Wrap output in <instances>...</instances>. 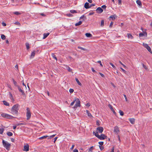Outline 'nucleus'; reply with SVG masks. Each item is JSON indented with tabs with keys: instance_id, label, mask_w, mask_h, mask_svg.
<instances>
[{
	"instance_id": "1",
	"label": "nucleus",
	"mask_w": 152,
	"mask_h": 152,
	"mask_svg": "<svg viewBox=\"0 0 152 152\" xmlns=\"http://www.w3.org/2000/svg\"><path fill=\"white\" fill-rule=\"evenodd\" d=\"M19 105L18 104L13 106L11 110L12 113L13 115L17 114L18 113V111L19 110Z\"/></svg>"
},
{
	"instance_id": "2",
	"label": "nucleus",
	"mask_w": 152,
	"mask_h": 152,
	"mask_svg": "<svg viewBox=\"0 0 152 152\" xmlns=\"http://www.w3.org/2000/svg\"><path fill=\"white\" fill-rule=\"evenodd\" d=\"M93 133L96 137L100 140H104L105 139H106L107 137L106 136L103 134H101L100 135H99L98 132H94Z\"/></svg>"
},
{
	"instance_id": "3",
	"label": "nucleus",
	"mask_w": 152,
	"mask_h": 152,
	"mask_svg": "<svg viewBox=\"0 0 152 152\" xmlns=\"http://www.w3.org/2000/svg\"><path fill=\"white\" fill-rule=\"evenodd\" d=\"M2 143L3 146L7 150H10L11 144L7 141H5L4 140H2Z\"/></svg>"
},
{
	"instance_id": "4",
	"label": "nucleus",
	"mask_w": 152,
	"mask_h": 152,
	"mask_svg": "<svg viewBox=\"0 0 152 152\" xmlns=\"http://www.w3.org/2000/svg\"><path fill=\"white\" fill-rule=\"evenodd\" d=\"M75 101L76 102V103L75 105L73 107L74 108H76L77 107L80 106V102L79 99L78 98H75Z\"/></svg>"
},
{
	"instance_id": "5",
	"label": "nucleus",
	"mask_w": 152,
	"mask_h": 152,
	"mask_svg": "<svg viewBox=\"0 0 152 152\" xmlns=\"http://www.w3.org/2000/svg\"><path fill=\"white\" fill-rule=\"evenodd\" d=\"M26 117L27 119L28 120H29L31 118V113L30 112V111L29 110V109L28 108H27L26 109Z\"/></svg>"
},
{
	"instance_id": "6",
	"label": "nucleus",
	"mask_w": 152,
	"mask_h": 152,
	"mask_svg": "<svg viewBox=\"0 0 152 152\" xmlns=\"http://www.w3.org/2000/svg\"><path fill=\"white\" fill-rule=\"evenodd\" d=\"M1 115L3 117L9 119L12 118L13 117L12 116L5 113L1 114Z\"/></svg>"
},
{
	"instance_id": "7",
	"label": "nucleus",
	"mask_w": 152,
	"mask_h": 152,
	"mask_svg": "<svg viewBox=\"0 0 152 152\" xmlns=\"http://www.w3.org/2000/svg\"><path fill=\"white\" fill-rule=\"evenodd\" d=\"M143 46L145 48H146L148 50V51L151 53H152L150 47L148 45L146 44L143 43Z\"/></svg>"
},
{
	"instance_id": "8",
	"label": "nucleus",
	"mask_w": 152,
	"mask_h": 152,
	"mask_svg": "<svg viewBox=\"0 0 152 152\" xmlns=\"http://www.w3.org/2000/svg\"><path fill=\"white\" fill-rule=\"evenodd\" d=\"M147 36V34L146 31L143 32L142 33H140L139 34V37H140L144 36L146 37Z\"/></svg>"
},
{
	"instance_id": "9",
	"label": "nucleus",
	"mask_w": 152,
	"mask_h": 152,
	"mask_svg": "<svg viewBox=\"0 0 152 152\" xmlns=\"http://www.w3.org/2000/svg\"><path fill=\"white\" fill-rule=\"evenodd\" d=\"M114 131L117 134H118L120 132L119 129L117 126H116L114 127Z\"/></svg>"
},
{
	"instance_id": "10",
	"label": "nucleus",
	"mask_w": 152,
	"mask_h": 152,
	"mask_svg": "<svg viewBox=\"0 0 152 152\" xmlns=\"http://www.w3.org/2000/svg\"><path fill=\"white\" fill-rule=\"evenodd\" d=\"M96 11L97 13L100 14L103 12V10L101 8L99 7L96 9Z\"/></svg>"
},
{
	"instance_id": "11",
	"label": "nucleus",
	"mask_w": 152,
	"mask_h": 152,
	"mask_svg": "<svg viewBox=\"0 0 152 152\" xmlns=\"http://www.w3.org/2000/svg\"><path fill=\"white\" fill-rule=\"evenodd\" d=\"M103 128L101 126L97 127L96 129V130L100 133H102L103 131Z\"/></svg>"
},
{
	"instance_id": "12",
	"label": "nucleus",
	"mask_w": 152,
	"mask_h": 152,
	"mask_svg": "<svg viewBox=\"0 0 152 152\" xmlns=\"http://www.w3.org/2000/svg\"><path fill=\"white\" fill-rule=\"evenodd\" d=\"M29 149V145L28 144L25 145L24 146L23 150L25 151H28Z\"/></svg>"
},
{
	"instance_id": "13",
	"label": "nucleus",
	"mask_w": 152,
	"mask_h": 152,
	"mask_svg": "<svg viewBox=\"0 0 152 152\" xmlns=\"http://www.w3.org/2000/svg\"><path fill=\"white\" fill-rule=\"evenodd\" d=\"M129 121L132 124H134L135 119L134 118H129Z\"/></svg>"
},
{
	"instance_id": "14",
	"label": "nucleus",
	"mask_w": 152,
	"mask_h": 152,
	"mask_svg": "<svg viewBox=\"0 0 152 152\" xmlns=\"http://www.w3.org/2000/svg\"><path fill=\"white\" fill-rule=\"evenodd\" d=\"M108 107L110 109L111 111H112V112H113V113L115 114L116 113L114 111L113 106L109 104L108 105Z\"/></svg>"
},
{
	"instance_id": "15",
	"label": "nucleus",
	"mask_w": 152,
	"mask_h": 152,
	"mask_svg": "<svg viewBox=\"0 0 152 152\" xmlns=\"http://www.w3.org/2000/svg\"><path fill=\"white\" fill-rule=\"evenodd\" d=\"M86 113L87 114L88 116L90 118H91L93 117V116L90 113L89 111L87 110H86Z\"/></svg>"
},
{
	"instance_id": "16",
	"label": "nucleus",
	"mask_w": 152,
	"mask_h": 152,
	"mask_svg": "<svg viewBox=\"0 0 152 152\" xmlns=\"http://www.w3.org/2000/svg\"><path fill=\"white\" fill-rule=\"evenodd\" d=\"M19 90V91L22 94H24V92L21 88L19 86H17Z\"/></svg>"
},
{
	"instance_id": "17",
	"label": "nucleus",
	"mask_w": 152,
	"mask_h": 152,
	"mask_svg": "<svg viewBox=\"0 0 152 152\" xmlns=\"http://www.w3.org/2000/svg\"><path fill=\"white\" fill-rule=\"evenodd\" d=\"M50 34L49 33H45L43 34V39H45Z\"/></svg>"
},
{
	"instance_id": "18",
	"label": "nucleus",
	"mask_w": 152,
	"mask_h": 152,
	"mask_svg": "<svg viewBox=\"0 0 152 152\" xmlns=\"http://www.w3.org/2000/svg\"><path fill=\"white\" fill-rule=\"evenodd\" d=\"M89 5V3L88 2H86L84 5V7L85 8L87 9L90 8Z\"/></svg>"
},
{
	"instance_id": "19",
	"label": "nucleus",
	"mask_w": 152,
	"mask_h": 152,
	"mask_svg": "<svg viewBox=\"0 0 152 152\" xmlns=\"http://www.w3.org/2000/svg\"><path fill=\"white\" fill-rule=\"evenodd\" d=\"M35 54V51H34L31 54V55L30 56V58H32L34 57Z\"/></svg>"
},
{
	"instance_id": "20",
	"label": "nucleus",
	"mask_w": 152,
	"mask_h": 152,
	"mask_svg": "<svg viewBox=\"0 0 152 152\" xmlns=\"http://www.w3.org/2000/svg\"><path fill=\"white\" fill-rule=\"evenodd\" d=\"M136 3L137 4L141 7L142 6V4L141 2V1L139 0H137L136 1Z\"/></svg>"
},
{
	"instance_id": "21",
	"label": "nucleus",
	"mask_w": 152,
	"mask_h": 152,
	"mask_svg": "<svg viewBox=\"0 0 152 152\" xmlns=\"http://www.w3.org/2000/svg\"><path fill=\"white\" fill-rule=\"evenodd\" d=\"M127 37L128 38H131V39H132L133 38V36L131 34L129 33L127 34Z\"/></svg>"
},
{
	"instance_id": "22",
	"label": "nucleus",
	"mask_w": 152,
	"mask_h": 152,
	"mask_svg": "<svg viewBox=\"0 0 152 152\" xmlns=\"http://www.w3.org/2000/svg\"><path fill=\"white\" fill-rule=\"evenodd\" d=\"M85 35L88 37H92V34L89 33H86V34Z\"/></svg>"
},
{
	"instance_id": "23",
	"label": "nucleus",
	"mask_w": 152,
	"mask_h": 152,
	"mask_svg": "<svg viewBox=\"0 0 152 152\" xmlns=\"http://www.w3.org/2000/svg\"><path fill=\"white\" fill-rule=\"evenodd\" d=\"M117 17V16L116 15H112L110 17V18L112 19V20H114Z\"/></svg>"
},
{
	"instance_id": "24",
	"label": "nucleus",
	"mask_w": 152,
	"mask_h": 152,
	"mask_svg": "<svg viewBox=\"0 0 152 152\" xmlns=\"http://www.w3.org/2000/svg\"><path fill=\"white\" fill-rule=\"evenodd\" d=\"M3 104L6 106H9L10 105L9 103L5 101H3Z\"/></svg>"
},
{
	"instance_id": "25",
	"label": "nucleus",
	"mask_w": 152,
	"mask_h": 152,
	"mask_svg": "<svg viewBox=\"0 0 152 152\" xmlns=\"http://www.w3.org/2000/svg\"><path fill=\"white\" fill-rule=\"evenodd\" d=\"M75 80L77 82V84H78V85L80 86H82V84L81 83H80V82L79 81V80H78V79L77 78H75Z\"/></svg>"
},
{
	"instance_id": "26",
	"label": "nucleus",
	"mask_w": 152,
	"mask_h": 152,
	"mask_svg": "<svg viewBox=\"0 0 152 152\" xmlns=\"http://www.w3.org/2000/svg\"><path fill=\"white\" fill-rule=\"evenodd\" d=\"M48 137V135L44 136L42 137H41L39 138V140H41L42 139H45Z\"/></svg>"
},
{
	"instance_id": "27",
	"label": "nucleus",
	"mask_w": 152,
	"mask_h": 152,
	"mask_svg": "<svg viewBox=\"0 0 152 152\" xmlns=\"http://www.w3.org/2000/svg\"><path fill=\"white\" fill-rule=\"evenodd\" d=\"M82 23V22L81 21H79L78 23L75 24V26H77L80 25Z\"/></svg>"
},
{
	"instance_id": "28",
	"label": "nucleus",
	"mask_w": 152,
	"mask_h": 152,
	"mask_svg": "<svg viewBox=\"0 0 152 152\" xmlns=\"http://www.w3.org/2000/svg\"><path fill=\"white\" fill-rule=\"evenodd\" d=\"M51 56L52 57L55 59H56V61L57 60V58L56 56L55 55V54L53 53H52L51 54Z\"/></svg>"
},
{
	"instance_id": "29",
	"label": "nucleus",
	"mask_w": 152,
	"mask_h": 152,
	"mask_svg": "<svg viewBox=\"0 0 152 152\" xmlns=\"http://www.w3.org/2000/svg\"><path fill=\"white\" fill-rule=\"evenodd\" d=\"M13 14L16 15H19L21 14L18 11L14 12Z\"/></svg>"
},
{
	"instance_id": "30",
	"label": "nucleus",
	"mask_w": 152,
	"mask_h": 152,
	"mask_svg": "<svg viewBox=\"0 0 152 152\" xmlns=\"http://www.w3.org/2000/svg\"><path fill=\"white\" fill-rule=\"evenodd\" d=\"M7 135L9 136H11L13 135V134L11 132H8L7 133Z\"/></svg>"
},
{
	"instance_id": "31",
	"label": "nucleus",
	"mask_w": 152,
	"mask_h": 152,
	"mask_svg": "<svg viewBox=\"0 0 152 152\" xmlns=\"http://www.w3.org/2000/svg\"><path fill=\"white\" fill-rule=\"evenodd\" d=\"M104 20H102L101 21L100 26L102 27H103L104 26Z\"/></svg>"
},
{
	"instance_id": "32",
	"label": "nucleus",
	"mask_w": 152,
	"mask_h": 152,
	"mask_svg": "<svg viewBox=\"0 0 152 152\" xmlns=\"http://www.w3.org/2000/svg\"><path fill=\"white\" fill-rule=\"evenodd\" d=\"M1 38L2 39L4 40L5 39L6 37H5V36L4 34H2L1 35Z\"/></svg>"
},
{
	"instance_id": "33",
	"label": "nucleus",
	"mask_w": 152,
	"mask_h": 152,
	"mask_svg": "<svg viewBox=\"0 0 152 152\" xmlns=\"http://www.w3.org/2000/svg\"><path fill=\"white\" fill-rule=\"evenodd\" d=\"M12 80L15 86H17V83L16 82L13 78L12 79Z\"/></svg>"
},
{
	"instance_id": "34",
	"label": "nucleus",
	"mask_w": 152,
	"mask_h": 152,
	"mask_svg": "<svg viewBox=\"0 0 152 152\" xmlns=\"http://www.w3.org/2000/svg\"><path fill=\"white\" fill-rule=\"evenodd\" d=\"M4 129L3 128H0V134H2L3 132Z\"/></svg>"
},
{
	"instance_id": "35",
	"label": "nucleus",
	"mask_w": 152,
	"mask_h": 152,
	"mask_svg": "<svg viewBox=\"0 0 152 152\" xmlns=\"http://www.w3.org/2000/svg\"><path fill=\"white\" fill-rule=\"evenodd\" d=\"M119 113L121 115L123 116L124 115V113L121 110H119Z\"/></svg>"
},
{
	"instance_id": "36",
	"label": "nucleus",
	"mask_w": 152,
	"mask_h": 152,
	"mask_svg": "<svg viewBox=\"0 0 152 152\" xmlns=\"http://www.w3.org/2000/svg\"><path fill=\"white\" fill-rule=\"evenodd\" d=\"M70 12L72 13H76L77 12L75 10H70Z\"/></svg>"
},
{
	"instance_id": "37",
	"label": "nucleus",
	"mask_w": 152,
	"mask_h": 152,
	"mask_svg": "<svg viewBox=\"0 0 152 152\" xmlns=\"http://www.w3.org/2000/svg\"><path fill=\"white\" fill-rule=\"evenodd\" d=\"M14 24L18 25L19 26H20V23L18 21H16L15 22Z\"/></svg>"
},
{
	"instance_id": "38",
	"label": "nucleus",
	"mask_w": 152,
	"mask_h": 152,
	"mask_svg": "<svg viewBox=\"0 0 152 152\" xmlns=\"http://www.w3.org/2000/svg\"><path fill=\"white\" fill-rule=\"evenodd\" d=\"M78 48L83 50H86V49L83 48L80 46H78Z\"/></svg>"
},
{
	"instance_id": "39",
	"label": "nucleus",
	"mask_w": 152,
	"mask_h": 152,
	"mask_svg": "<svg viewBox=\"0 0 152 152\" xmlns=\"http://www.w3.org/2000/svg\"><path fill=\"white\" fill-rule=\"evenodd\" d=\"M94 148V147L93 146H91L90 148H89V152H92V150Z\"/></svg>"
},
{
	"instance_id": "40",
	"label": "nucleus",
	"mask_w": 152,
	"mask_h": 152,
	"mask_svg": "<svg viewBox=\"0 0 152 152\" xmlns=\"http://www.w3.org/2000/svg\"><path fill=\"white\" fill-rule=\"evenodd\" d=\"M67 70L68 71L70 72H72V70L71 69L69 66H68L67 67Z\"/></svg>"
},
{
	"instance_id": "41",
	"label": "nucleus",
	"mask_w": 152,
	"mask_h": 152,
	"mask_svg": "<svg viewBox=\"0 0 152 152\" xmlns=\"http://www.w3.org/2000/svg\"><path fill=\"white\" fill-rule=\"evenodd\" d=\"M119 62L120 64H121L122 65H123V66L125 68H126V66L125 65L123 64L121 61H119Z\"/></svg>"
},
{
	"instance_id": "42",
	"label": "nucleus",
	"mask_w": 152,
	"mask_h": 152,
	"mask_svg": "<svg viewBox=\"0 0 152 152\" xmlns=\"http://www.w3.org/2000/svg\"><path fill=\"white\" fill-rule=\"evenodd\" d=\"M106 6L105 5H103L101 7L104 9H105L106 8Z\"/></svg>"
},
{
	"instance_id": "43",
	"label": "nucleus",
	"mask_w": 152,
	"mask_h": 152,
	"mask_svg": "<svg viewBox=\"0 0 152 152\" xmlns=\"http://www.w3.org/2000/svg\"><path fill=\"white\" fill-rule=\"evenodd\" d=\"M67 15L69 17H72L73 16V15L71 14H67Z\"/></svg>"
},
{
	"instance_id": "44",
	"label": "nucleus",
	"mask_w": 152,
	"mask_h": 152,
	"mask_svg": "<svg viewBox=\"0 0 152 152\" xmlns=\"http://www.w3.org/2000/svg\"><path fill=\"white\" fill-rule=\"evenodd\" d=\"M99 143L100 145L102 146L103 145L104 142H99Z\"/></svg>"
},
{
	"instance_id": "45",
	"label": "nucleus",
	"mask_w": 152,
	"mask_h": 152,
	"mask_svg": "<svg viewBox=\"0 0 152 152\" xmlns=\"http://www.w3.org/2000/svg\"><path fill=\"white\" fill-rule=\"evenodd\" d=\"M90 104L88 102L86 104V106L88 107H89L90 106Z\"/></svg>"
},
{
	"instance_id": "46",
	"label": "nucleus",
	"mask_w": 152,
	"mask_h": 152,
	"mask_svg": "<svg viewBox=\"0 0 152 152\" xmlns=\"http://www.w3.org/2000/svg\"><path fill=\"white\" fill-rule=\"evenodd\" d=\"M120 69L122 70L125 73H126V72L124 69H123L122 67H120Z\"/></svg>"
},
{
	"instance_id": "47",
	"label": "nucleus",
	"mask_w": 152,
	"mask_h": 152,
	"mask_svg": "<svg viewBox=\"0 0 152 152\" xmlns=\"http://www.w3.org/2000/svg\"><path fill=\"white\" fill-rule=\"evenodd\" d=\"M74 91V90L72 89V88H70V89H69V92L70 93H72Z\"/></svg>"
},
{
	"instance_id": "48",
	"label": "nucleus",
	"mask_w": 152,
	"mask_h": 152,
	"mask_svg": "<svg viewBox=\"0 0 152 152\" xmlns=\"http://www.w3.org/2000/svg\"><path fill=\"white\" fill-rule=\"evenodd\" d=\"M99 147L101 151L102 150L104 149V147L103 146L99 145Z\"/></svg>"
},
{
	"instance_id": "49",
	"label": "nucleus",
	"mask_w": 152,
	"mask_h": 152,
	"mask_svg": "<svg viewBox=\"0 0 152 152\" xmlns=\"http://www.w3.org/2000/svg\"><path fill=\"white\" fill-rule=\"evenodd\" d=\"M26 47L27 49H28L29 48V45L28 43H26Z\"/></svg>"
},
{
	"instance_id": "50",
	"label": "nucleus",
	"mask_w": 152,
	"mask_h": 152,
	"mask_svg": "<svg viewBox=\"0 0 152 152\" xmlns=\"http://www.w3.org/2000/svg\"><path fill=\"white\" fill-rule=\"evenodd\" d=\"M118 0V4L119 5H121L122 4L121 0Z\"/></svg>"
},
{
	"instance_id": "51",
	"label": "nucleus",
	"mask_w": 152,
	"mask_h": 152,
	"mask_svg": "<svg viewBox=\"0 0 152 152\" xmlns=\"http://www.w3.org/2000/svg\"><path fill=\"white\" fill-rule=\"evenodd\" d=\"M97 63H99L100 64V65L101 66H103L102 65V64L101 61H97Z\"/></svg>"
},
{
	"instance_id": "52",
	"label": "nucleus",
	"mask_w": 152,
	"mask_h": 152,
	"mask_svg": "<svg viewBox=\"0 0 152 152\" xmlns=\"http://www.w3.org/2000/svg\"><path fill=\"white\" fill-rule=\"evenodd\" d=\"M113 22H111L110 23V26H109V27L110 28H111L112 26L113 25Z\"/></svg>"
},
{
	"instance_id": "53",
	"label": "nucleus",
	"mask_w": 152,
	"mask_h": 152,
	"mask_svg": "<svg viewBox=\"0 0 152 152\" xmlns=\"http://www.w3.org/2000/svg\"><path fill=\"white\" fill-rule=\"evenodd\" d=\"M99 73L102 77H104V75L103 74H102V73H101V72H99Z\"/></svg>"
},
{
	"instance_id": "54",
	"label": "nucleus",
	"mask_w": 152,
	"mask_h": 152,
	"mask_svg": "<svg viewBox=\"0 0 152 152\" xmlns=\"http://www.w3.org/2000/svg\"><path fill=\"white\" fill-rule=\"evenodd\" d=\"M110 65H111L113 68H115V66L112 63H110Z\"/></svg>"
},
{
	"instance_id": "55",
	"label": "nucleus",
	"mask_w": 152,
	"mask_h": 152,
	"mask_svg": "<svg viewBox=\"0 0 152 152\" xmlns=\"http://www.w3.org/2000/svg\"><path fill=\"white\" fill-rule=\"evenodd\" d=\"M124 96L125 98L126 101L127 102L128 101V100H127V98L126 96L124 94Z\"/></svg>"
},
{
	"instance_id": "56",
	"label": "nucleus",
	"mask_w": 152,
	"mask_h": 152,
	"mask_svg": "<svg viewBox=\"0 0 152 152\" xmlns=\"http://www.w3.org/2000/svg\"><path fill=\"white\" fill-rule=\"evenodd\" d=\"M114 152V147H112L111 151L110 152Z\"/></svg>"
},
{
	"instance_id": "57",
	"label": "nucleus",
	"mask_w": 152,
	"mask_h": 152,
	"mask_svg": "<svg viewBox=\"0 0 152 152\" xmlns=\"http://www.w3.org/2000/svg\"><path fill=\"white\" fill-rule=\"evenodd\" d=\"M75 100H74V101L71 103L70 105L71 106L73 105H74V104L75 103Z\"/></svg>"
},
{
	"instance_id": "58",
	"label": "nucleus",
	"mask_w": 152,
	"mask_h": 152,
	"mask_svg": "<svg viewBox=\"0 0 152 152\" xmlns=\"http://www.w3.org/2000/svg\"><path fill=\"white\" fill-rule=\"evenodd\" d=\"M56 135V134H53L50 136V138H53V137H54L55 135Z\"/></svg>"
},
{
	"instance_id": "59",
	"label": "nucleus",
	"mask_w": 152,
	"mask_h": 152,
	"mask_svg": "<svg viewBox=\"0 0 152 152\" xmlns=\"http://www.w3.org/2000/svg\"><path fill=\"white\" fill-rule=\"evenodd\" d=\"M91 70L93 72H95V73L96 72L95 70H94V69L93 68H91Z\"/></svg>"
},
{
	"instance_id": "60",
	"label": "nucleus",
	"mask_w": 152,
	"mask_h": 152,
	"mask_svg": "<svg viewBox=\"0 0 152 152\" xmlns=\"http://www.w3.org/2000/svg\"><path fill=\"white\" fill-rule=\"evenodd\" d=\"M15 67L17 71L18 70V65L17 64L15 66Z\"/></svg>"
},
{
	"instance_id": "61",
	"label": "nucleus",
	"mask_w": 152,
	"mask_h": 152,
	"mask_svg": "<svg viewBox=\"0 0 152 152\" xmlns=\"http://www.w3.org/2000/svg\"><path fill=\"white\" fill-rule=\"evenodd\" d=\"M95 6V4H91L90 6L89 7H90V8L91 7H93V6Z\"/></svg>"
},
{
	"instance_id": "62",
	"label": "nucleus",
	"mask_w": 152,
	"mask_h": 152,
	"mask_svg": "<svg viewBox=\"0 0 152 152\" xmlns=\"http://www.w3.org/2000/svg\"><path fill=\"white\" fill-rule=\"evenodd\" d=\"M74 147H75V145H74V144H73V145H72V147H71V150H72L73 149V148H74Z\"/></svg>"
},
{
	"instance_id": "63",
	"label": "nucleus",
	"mask_w": 152,
	"mask_h": 152,
	"mask_svg": "<svg viewBox=\"0 0 152 152\" xmlns=\"http://www.w3.org/2000/svg\"><path fill=\"white\" fill-rule=\"evenodd\" d=\"M2 25L4 26H6V23H4V22H2Z\"/></svg>"
},
{
	"instance_id": "64",
	"label": "nucleus",
	"mask_w": 152,
	"mask_h": 152,
	"mask_svg": "<svg viewBox=\"0 0 152 152\" xmlns=\"http://www.w3.org/2000/svg\"><path fill=\"white\" fill-rule=\"evenodd\" d=\"M73 152H78V150L77 149H75L73 150Z\"/></svg>"
}]
</instances>
